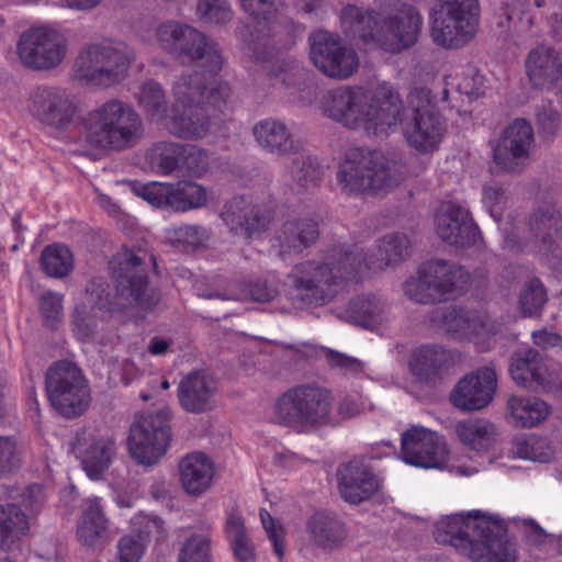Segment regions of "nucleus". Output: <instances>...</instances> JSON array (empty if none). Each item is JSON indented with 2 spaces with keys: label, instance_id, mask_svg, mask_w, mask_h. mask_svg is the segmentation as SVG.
Here are the masks:
<instances>
[{
  "label": "nucleus",
  "instance_id": "1",
  "mask_svg": "<svg viewBox=\"0 0 562 562\" xmlns=\"http://www.w3.org/2000/svg\"><path fill=\"white\" fill-rule=\"evenodd\" d=\"M340 22L347 36L389 53L412 47L422 29L419 11L400 1L383 3L378 10L348 4L341 10Z\"/></svg>",
  "mask_w": 562,
  "mask_h": 562
},
{
  "label": "nucleus",
  "instance_id": "2",
  "mask_svg": "<svg viewBox=\"0 0 562 562\" xmlns=\"http://www.w3.org/2000/svg\"><path fill=\"white\" fill-rule=\"evenodd\" d=\"M367 254L356 244L329 247L324 260H305L294 265L285 277V285L301 305H321L333 297L342 281H357L370 269Z\"/></svg>",
  "mask_w": 562,
  "mask_h": 562
},
{
  "label": "nucleus",
  "instance_id": "3",
  "mask_svg": "<svg viewBox=\"0 0 562 562\" xmlns=\"http://www.w3.org/2000/svg\"><path fill=\"white\" fill-rule=\"evenodd\" d=\"M323 105L328 117L350 130L375 133L403 122L400 95L386 87L375 97L359 87H337L327 92Z\"/></svg>",
  "mask_w": 562,
  "mask_h": 562
},
{
  "label": "nucleus",
  "instance_id": "4",
  "mask_svg": "<svg viewBox=\"0 0 562 562\" xmlns=\"http://www.w3.org/2000/svg\"><path fill=\"white\" fill-rule=\"evenodd\" d=\"M435 539L454 547L474 562H515L502 526L479 512L442 519L437 525Z\"/></svg>",
  "mask_w": 562,
  "mask_h": 562
},
{
  "label": "nucleus",
  "instance_id": "5",
  "mask_svg": "<svg viewBox=\"0 0 562 562\" xmlns=\"http://www.w3.org/2000/svg\"><path fill=\"white\" fill-rule=\"evenodd\" d=\"M408 173L401 160L364 148L347 151L337 171V182L347 194L378 193L400 186Z\"/></svg>",
  "mask_w": 562,
  "mask_h": 562
},
{
  "label": "nucleus",
  "instance_id": "6",
  "mask_svg": "<svg viewBox=\"0 0 562 562\" xmlns=\"http://www.w3.org/2000/svg\"><path fill=\"white\" fill-rule=\"evenodd\" d=\"M144 124L134 108L112 99L89 113L85 138L89 146L103 151H123L138 144Z\"/></svg>",
  "mask_w": 562,
  "mask_h": 562
},
{
  "label": "nucleus",
  "instance_id": "7",
  "mask_svg": "<svg viewBox=\"0 0 562 562\" xmlns=\"http://www.w3.org/2000/svg\"><path fill=\"white\" fill-rule=\"evenodd\" d=\"M150 266L157 271L155 258L140 249L122 248L110 259V278L125 311L134 307L151 310L159 303L160 292L149 282Z\"/></svg>",
  "mask_w": 562,
  "mask_h": 562
},
{
  "label": "nucleus",
  "instance_id": "8",
  "mask_svg": "<svg viewBox=\"0 0 562 562\" xmlns=\"http://www.w3.org/2000/svg\"><path fill=\"white\" fill-rule=\"evenodd\" d=\"M134 59L123 44L93 43L83 46L74 64L76 79L93 88H110L121 83Z\"/></svg>",
  "mask_w": 562,
  "mask_h": 562
},
{
  "label": "nucleus",
  "instance_id": "9",
  "mask_svg": "<svg viewBox=\"0 0 562 562\" xmlns=\"http://www.w3.org/2000/svg\"><path fill=\"white\" fill-rule=\"evenodd\" d=\"M333 395L316 383H304L283 392L273 406L277 422L290 428H315L329 420Z\"/></svg>",
  "mask_w": 562,
  "mask_h": 562
},
{
  "label": "nucleus",
  "instance_id": "10",
  "mask_svg": "<svg viewBox=\"0 0 562 562\" xmlns=\"http://www.w3.org/2000/svg\"><path fill=\"white\" fill-rule=\"evenodd\" d=\"M477 0H437L430 11V36L443 48H460L474 36L479 24Z\"/></svg>",
  "mask_w": 562,
  "mask_h": 562
},
{
  "label": "nucleus",
  "instance_id": "11",
  "mask_svg": "<svg viewBox=\"0 0 562 562\" xmlns=\"http://www.w3.org/2000/svg\"><path fill=\"white\" fill-rule=\"evenodd\" d=\"M45 389L52 406L66 418L78 417L89 407L88 381L72 361L54 362L46 371Z\"/></svg>",
  "mask_w": 562,
  "mask_h": 562
},
{
  "label": "nucleus",
  "instance_id": "12",
  "mask_svg": "<svg viewBox=\"0 0 562 562\" xmlns=\"http://www.w3.org/2000/svg\"><path fill=\"white\" fill-rule=\"evenodd\" d=\"M470 274L461 266L443 259H431L418 268V277L404 284L405 294L416 303L440 302L454 291L464 290Z\"/></svg>",
  "mask_w": 562,
  "mask_h": 562
},
{
  "label": "nucleus",
  "instance_id": "13",
  "mask_svg": "<svg viewBox=\"0 0 562 562\" xmlns=\"http://www.w3.org/2000/svg\"><path fill=\"white\" fill-rule=\"evenodd\" d=\"M171 413L164 408L137 415L130 426L128 451L142 465H155L166 454L172 439Z\"/></svg>",
  "mask_w": 562,
  "mask_h": 562
},
{
  "label": "nucleus",
  "instance_id": "14",
  "mask_svg": "<svg viewBox=\"0 0 562 562\" xmlns=\"http://www.w3.org/2000/svg\"><path fill=\"white\" fill-rule=\"evenodd\" d=\"M310 58L326 77L347 79L358 69L356 52L342 44L340 37L324 30L310 34Z\"/></svg>",
  "mask_w": 562,
  "mask_h": 562
},
{
  "label": "nucleus",
  "instance_id": "15",
  "mask_svg": "<svg viewBox=\"0 0 562 562\" xmlns=\"http://www.w3.org/2000/svg\"><path fill=\"white\" fill-rule=\"evenodd\" d=\"M274 211L269 203L244 195L227 201L221 211V218L231 233L251 240L269 229Z\"/></svg>",
  "mask_w": 562,
  "mask_h": 562
},
{
  "label": "nucleus",
  "instance_id": "16",
  "mask_svg": "<svg viewBox=\"0 0 562 562\" xmlns=\"http://www.w3.org/2000/svg\"><path fill=\"white\" fill-rule=\"evenodd\" d=\"M66 48V38L58 31L34 27L21 35L18 55L25 67L34 70H48L61 63Z\"/></svg>",
  "mask_w": 562,
  "mask_h": 562
},
{
  "label": "nucleus",
  "instance_id": "17",
  "mask_svg": "<svg viewBox=\"0 0 562 562\" xmlns=\"http://www.w3.org/2000/svg\"><path fill=\"white\" fill-rule=\"evenodd\" d=\"M177 103L184 108H217L226 103L231 88L226 82H217L204 72L193 70L181 74L172 87Z\"/></svg>",
  "mask_w": 562,
  "mask_h": 562
},
{
  "label": "nucleus",
  "instance_id": "18",
  "mask_svg": "<svg viewBox=\"0 0 562 562\" xmlns=\"http://www.w3.org/2000/svg\"><path fill=\"white\" fill-rule=\"evenodd\" d=\"M70 446L88 476L93 480L102 476L116 454L114 440L94 427L78 429Z\"/></svg>",
  "mask_w": 562,
  "mask_h": 562
},
{
  "label": "nucleus",
  "instance_id": "19",
  "mask_svg": "<svg viewBox=\"0 0 562 562\" xmlns=\"http://www.w3.org/2000/svg\"><path fill=\"white\" fill-rule=\"evenodd\" d=\"M535 144L533 130L524 119H516L499 137L494 150L495 164L506 172H520Z\"/></svg>",
  "mask_w": 562,
  "mask_h": 562
},
{
  "label": "nucleus",
  "instance_id": "20",
  "mask_svg": "<svg viewBox=\"0 0 562 562\" xmlns=\"http://www.w3.org/2000/svg\"><path fill=\"white\" fill-rule=\"evenodd\" d=\"M402 459L412 465L440 469L448 460V448L442 437L423 428L412 427L402 435Z\"/></svg>",
  "mask_w": 562,
  "mask_h": 562
},
{
  "label": "nucleus",
  "instance_id": "21",
  "mask_svg": "<svg viewBox=\"0 0 562 562\" xmlns=\"http://www.w3.org/2000/svg\"><path fill=\"white\" fill-rule=\"evenodd\" d=\"M140 196L150 204L176 212L198 209L206 202L205 189L190 180L175 183H147L140 189Z\"/></svg>",
  "mask_w": 562,
  "mask_h": 562
},
{
  "label": "nucleus",
  "instance_id": "22",
  "mask_svg": "<svg viewBox=\"0 0 562 562\" xmlns=\"http://www.w3.org/2000/svg\"><path fill=\"white\" fill-rule=\"evenodd\" d=\"M497 389V374L493 368L482 367L461 378L450 393L451 404L464 412L487 407Z\"/></svg>",
  "mask_w": 562,
  "mask_h": 562
},
{
  "label": "nucleus",
  "instance_id": "23",
  "mask_svg": "<svg viewBox=\"0 0 562 562\" xmlns=\"http://www.w3.org/2000/svg\"><path fill=\"white\" fill-rule=\"evenodd\" d=\"M30 111L42 124L65 130L71 123L76 108L66 90L37 87L30 97Z\"/></svg>",
  "mask_w": 562,
  "mask_h": 562
},
{
  "label": "nucleus",
  "instance_id": "24",
  "mask_svg": "<svg viewBox=\"0 0 562 562\" xmlns=\"http://www.w3.org/2000/svg\"><path fill=\"white\" fill-rule=\"evenodd\" d=\"M508 372L518 386L528 391H543L551 384L547 356L531 347H521L512 352Z\"/></svg>",
  "mask_w": 562,
  "mask_h": 562
},
{
  "label": "nucleus",
  "instance_id": "25",
  "mask_svg": "<svg viewBox=\"0 0 562 562\" xmlns=\"http://www.w3.org/2000/svg\"><path fill=\"white\" fill-rule=\"evenodd\" d=\"M173 58L182 64H196L211 75L220 72L224 63L218 44L193 26L188 31Z\"/></svg>",
  "mask_w": 562,
  "mask_h": 562
},
{
  "label": "nucleus",
  "instance_id": "26",
  "mask_svg": "<svg viewBox=\"0 0 562 562\" xmlns=\"http://www.w3.org/2000/svg\"><path fill=\"white\" fill-rule=\"evenodd\" d=\"M453 364V353L436 344L416 348L409 359L412 374L418 382L427 385H436Z\"/></svg>",
  "mask_w": 562,
  "mask_h": 562
},
{
  "label": "nucleus",
  "instance_id": "27",
  "mask_svg": "<svg viewBox=\"0 0 562 562\" xmlns=\"http://www.w3.org/2000/svg\"><path fill=\"white\" fill-rule=\"evenodd\" d=\"M319 237L318 223L311 218H295L284 222L274 233L273 246L278 257L286 261L312 247Z\"/></svg>",
  "mask_w": 562,
  "mask_h": 562
},
{
  "label": "nucleus",
  "instance_id": "28",
  "mask_svg": "<svg viewBox=\"0 0 562 562\" xmlns=\"http://www.w3.org/2000/svg\"><path fill=\"white\" fill-rule=\"evenodd\" d=\"M216 383L203 371L187 374L179 383L178 400L181 407L192 414H202L213 409Z\"/></svg>",
  "mask_w": 562,
  "mask_h": 562
},
{
  "label": "nucleus",
  "instance_id": "29",
  "mask_svg": "<svg viewBox=\"0 0 562 562\" xmlns=\"http://www.w3.org/2000/svg\"><path fill=\"white\" fill-rule=\"evenodd\" d=\"M436 231L443 241L462 248L474 245L479 237L477 226L459 206H448L436 215Z\"/></svg>",
  "mask_w": 562,
  "mask_h": 562
},
{
  "label": "nucleus",
  "instance_id": "30",
  "mask_svg": "<svg viewBox=\"0 0 562 562\" xmlns=\"http://www.w3.org/2000/svg\"><path fill=\"white\" fill-rule=\"evenodd\" d=\"M341 497L351 504L370 498L379 488V480L359 461H350L337 472Z\"/></svg>",
  "mask_w": 562,
  "mask_h": 562
},
{
  "label": "nucleus",
  "instance_id": "31",
  "mask_svg": "<svg viewBox=\"0 0 562 562\" xmlns=\"http://www.w3.org/2000/svg\"><path fill=\"white\" fill-rule=\"evenodd\" d=\"M446 132L445 120L439 112L415 114L404 125V136L419 153L436 149Z\"/></svg>",
  "mask_w": 562,
  "mask_h": 562
},
{
  "label": "nucleus",
  "instance_id": "32",
  "mask_svg": "<svg viewBox=\"0 0 562 562\" xmlns=\"http://www.w3.org/2000/svg\"><path fill=\"white\" fill-rule=\"evenodd\" d=\"M108 532L109 519L99 498L86 499L77 524L76 536L78 541L87 549L95 551L105 544Z\"/></svg>",
  "mask_w": 562,
  "mask_h": 562
},
{
  "label": "nucleus",
  "instance_id": "33",
  "mask_svg": "<svg viewBox=\"0 0 562 562\" xmlns=\"http://www.w3.org/2000/svg\"><path fill=\"white\" fill-rule=\"evenodd\" d=\"M179 472L184 491L191 495H201L211 485L214 468L203 452H192L181 459Z\"/></svg>",
  "mask_w": 562,
  "mask_h": 562
},
{
  "label": "nucleus",
  "instance_id": "34",
  "mask_svg": "<svg viewBox=\"0 0 562 562\" xmlns=\"http://www.w3.org/2000/svg\"><path fill=\"white\" fill-rule=\"evenodd\" d=\"M526 70L533 87H544L558 80L562 71V57L554 48L539 45L528 54Z\"/></svg>",
  "mask_w": 562,
  "mask_h": 562
},
{
  "label": "nucleus",
  "instance_id": "35",
  "mask_svg": "<svg viewBox=\"0 0 562 562\" xmlns=\"http://www.w3.org/2000/svg\"><path fill=\"white\" fill-rule=\"evenodd\" d=\"M207 108H186L164 122L165 128L172 135L183 139H200L210 133L211 121Z\"/></svg>",
  "mask_w": 562,
  "mask_h": 562
},
{
  "label": "nucleus",
  "instance_id": "36",
  "mask_svg": "<svg viewBox=\"0 0 562 562\" xmlns=\"http://www.w3.org/2000/svg\"><path fill=\"white\" fill-rule=\"evenodd\" d=\"M252 134L258 145L271 154L285 156L295 150L292 134L280 121L262 120L255 124Z\"/></svg>",
  "mask_w": 562,
  "mask_h": 562
},
{
  "label": "nucleus",
  "instance_id": "37",
  "mask_svg": "<svg viewBox=\"0 0 562 562\" xmlns=\"http://www.w3.org/2000/svg\"><path fill=\"white\" fill-rule=\"evenodd\" d=\"M82 303L98 311L105 319L119 317L126 312L121 301L117 300L116 292L111 293L110 284L102 277H94L88 281Z\"/></svg>",
  "mask_w": 562,
  "mask_h": 562
},
{
  "label": "nucleus",
  "instance_id": "38",
  "mask_svg": "<svg viewBox=\"0 0 562 562\" xmlns=\"http://www.w3.org/2000/svg\"><path fill=\"white\" fill-rule=\"evenodd\" d=\"M550 4V0H502L501 10L509 23L529 31L538 20L550 18L547 12Z\"/></svg>",
  "mask_w": 562,
  "mask_h": 562
},
{
  "label": "nucleus",
  "instance_id": "39",
  "mask_svg": "<svg viewBox=\"0 0 562 562\" xmlns=\"http://www.w3.org/2000/svg\"><path fill=\"white\" fill-rule=\"evenodd\" d=\"M314 542L324 549L339 547L346 538L344 524L334 515L316 513L307 521Z\"/></svg>",
  "mask_w": 562,
  "mask_h": 562
},
{
  "label": "nucleus",
  "instance_id": "40",
  "mask_svg": "<svg viewBox=\"0 0 562 562\" xmlns=\"http://www.w3.org/2000/svg\"><path fill=\"white\" fill-rule=\"evenodd\" d=\"M512 423L518 428H531L544 420L549 413L546 402L513 395L507 401Z\"/></svg>",
  "mask_w": 562,
  "mask_h": 562
},
{
  "label": "nucleus",
  "instance_id": "41",
  "mask_svg": "<svg viewBox=\"0 0 562 562\" xmlns=\"http://www.w3.org/2000/svg\"><path fill=\"white\" fill-rule=\"evenodd\" d=\"M291 188L297 193L317 188L324 176V168L316 157L299 156L286 167Z\"/></svg>",
  "mask_w": 562,
  "mask_h": 562
},
{
  "label": "nucleus",
  "instance_id": "42",
  "mask_svg": "<svg viewBox=\"0 0 562 562\" xmlns=\"http://www.w3.org/2000/svg\"><path fill=\"white\" fill-rule=\"evenodd\" d=\"M456 431L460 441L475 451L488 450L497 436L495 425L480 418L458 423Z\"/></svg>",
  "mask_w": 562,
  "mask_h": 562
},
{
  "label": "nucleus",
  "instance_id": "43",
  "mask_svg": "<svg viewBox=\"0 0 562 562\" xmlns=\"http://www.w3.org/2000/svg\"><path fill=\"white\" fill-rule=\"evenodd\" d=\"M29 529L26 513L15 503L0 506V548L10 550Z\"/></svg>",
  "mask_w": 562,
  "mask_h": 562
},
{
  "label": "nucleus",
  "instance_id": "44",
  "mask_svg": "<svg viewBox=\"0 0 562 562\" xmlns=\"http://www.w3.org/2000/svg\"><path fill=\"white\" fill-rule=\"evenodd\" d=\"M548 301V289L539 278L531 277L522 282L517 306L524 317H540Z\"/></svg>",
  "mask_w": 562,
  "mask_h": 562
},
{
  "label": "nucleus",
  "instance_id": "45",
  "mask_svg": "<svg viewBox=\"0 0 562 562\" xmlns=\"http://www.w3.org/2000/svg\"><path fill=\"white\" fill-rule=\"evenodd\" d=\"M183 145L167 140L154 143L146 154L150 167L161 175L179 171Z\"/></svg>",
  "mask_w": 562,
  "mask_h": 562
},
{
  "label": "nucleus",
  "instance_id": "46",
  "mask_svg": "<svg viewBox=\"0 0 562 562\" xmlns=\"http://www.w3.org/2000/svg\"><path fill=\"white\" fill-rule=\"evenodd\" d=\"M138 103L149 121L164 124L168 101L160 83L153 79L145 81L139 87Z\"/></svg>",
  "mask_w": 562,
  "mask_h": 562
},
{
  "label": "nucleus",
  "instance_id": "47",
  "mask_svg": "<svg viewBox=\"0 0 562 562\" xmlns=\"http://www.w3.org/2000/svg\"><path fill=\"white\" fill-rule=\"evenodd\" d=\"M383 311L384 304L376 296L359 295L349 302L346 317L349 322L368 328L379 321Z\"/></svg>",
  "mask_w": 562,
  "mask_h": 562
},
{
  "label": "nucleus",
  "instance_id": "48",
  "mask_svg": "<svg viewBox=\"0 0 562 562\" xmlns=\"http://www.w3.org/2000/svg\"><path fill=\"white\" fill-rule=\"evenodd\" d=\"M470 311L461 306L437 307L432 311V321L456 339H465L469 329Z\"/></svg>",
  "mask_w": 562,
  "mask_h": 562
},
{
  "label": "nucleus",
  "instance_id": "49",
  "mask_svg": "<svg viewBox=\"0 0 562 562\" xmlns=\"http://www.w3.org/2000/svg\"><path fill=\"white\" fill-rule=\"evenodd\" d=\"M41 267L48 277L65 278L74 268L72 254L65 246H46L41 254Z\"/></svg>",
  "mask_w": 562,
  "mask_h": 562
},
{
  "label": "nucleus",
  "instance_id": "50",
  "mask_svg": "<svg viewBox=\"0 0 562 562\" xmlns=\"http://www.w3.org/2000/svg\"><path fill=\"white\" fill-rule=\"evenodd\" d=\"M379 251L385 266L402 262L411 254V240L403 233L386 235L380 240Z\"/></svg>",
  "mask_w": 562,
  "mask_h": 562
},
{
  "label": "nucleus",
  "instance_id": "51",
  "mask_svg": "<svg viewBox=\"0 0 562 562\" xmlns=\"http://www.w3.org/2000/svg\"><path fill=\"white\" fill-rule=\"evenodd\" d=\"M190 27L191 25L181 22L166 21L157 26L156 40L159 46L173 57Z\"/></svg>",
  "mask_w": 562,
  "mask_h": 562
},
{
  "label": "nucleus",
  "instance_id": "52",
  "mask_svg": "<svg viewBox=\"0 0 562 562\" xmlns=\"http://www.w3.org/2000/svg\"><path fill=\"white\" fill-rule=\"evenodd\" d=\"M211 540L201 533L189 537L178 555V562H211Z\"/></svg>",
  "mask_w": 562,
  "mask_h": 562
},
{
  "label": "nucleus",
  "instance_id": "53",
  "mask_svg": "<svg viewBox=\"0 0 562 562\" xmlns=\"http://www.w3.org/2000/svg\"><path fill=\"white\" fill-rule=\"evenodd\" d=\"M196 14L203 23L226 24L233 13L227 0H198Z\"/></svg>",
  "mask_w": 562,
  "mask_h": 562
},
{
  "label": "nucleus",
  "instance_id": "54",
  "mask_svg": "<svg viewBox=\"0 0 562 562\" xmlns=\"http://www.w3.org/2000/svg\"><path fill=\"white\" fill-rule=\"evenodd\" d=\"M95 312V310L83 303L76 306L72 314V326L78 339L86 341L97 335L98 317Z\"/></svg>",
  "mask_w": 562,
  "mask_h": 562
},
{
  "label": "nucleus",
  "instance_id": "55",
  "mask_svg": "<svg viewBox=\"0 0 562 562\" xmlns=\"http://www.w3.org/2000/svg\"><path fill=\"white\" fill-rule=\"evenodd\" d=\"M209 168L210 157L205 149L192 144L183 145L180 170L193 177H201Z\"/></svg>",
  "mask_w": 562,
  "mask_h": 562
},
{
  "label": "nucleus",
  "instance_id": "56",
  "mask_svg": "<svg viewBox=\"0 0 562 562\" xmlns=\"http://www.w3.org/2000/svg\"><path fill=\"white\" fill-rule=\"evenodd\" d=\"M561 115L552 102H543L536 109V125L539 135L552 139L561 127Z\"/></svg>",
  "mask_w": 562,
  "mask_h": 562
},
{
  "label": "nucleus",
  "instance_id": "57",
  "mask_svg": "<svg viewBox=\"0 0 562 562\" xmlns=\"http://www.w3.org/2000/svg\"><path fill=\"white\" fill-rule=\"evenodd\" d=\"M482 202L490 215L499 222L508 203L507 189L497 182H490L482 188Z\"/></svg>",
  "mask_w": 562,
  "mask_h": 562
},
{
  "label": "nucleus",
  "instance_id": "58",
  "mask_svg": "<svg viewBox=\"0 0 562 562\" xmlns=\"http://www.w3.org/2000/svg\"><path fill=\"white\" fill-rule=\"evenodd\" d=\"M547 440L529 437L524 439H516L515 454L518 458L531 461L548 462L551 458V452L546 450Z\"/></svg>",
  "mask_w": 562,
  "mask_h": 562
},
{
  "label": "nucleus",
  "instance_id": "59",
  "mask_svg": "<svg viewBox=\"0 0 562 562\" xmlns=\"http://www.w3.org/2000/svg\"><path fill=\"white\" fill-rule=\"evenodd\" d=\"M484 76L480 70L468 65L459 77L457 89L472 101L484 94Z\"/></svg>",
  "mask_w": 562,
  "mask_h": 562
},
{
  "label": "nucleus",
  "instance_id": "60",
  "mask_svg": "<svg viewBox=\"0 0 562 562\" xmlns=\"http://www.w3.org/2000/svg\"><path fill=\"white\" fill-rule=\"evenodd\" d=\"M243 293L251 301L267 303L274 300L279 290L278 286L267 279L258 278L250 280L243 285Z\"/></svg>",
  "mask_w": 562,
  "mask_h": 562
},
{
  "label": "nucleus",
  "instance_id": "61",
  "mask_svg": "<svg viewBox=\"0 0 562 562\" xmlns=\"http://www.w3.org/2000/svg\"><path fill=\"white\" fill-rule=\"evenodd\" d=\"M21 465L20 450L12 437H0V476L14 472Z\"/></svg>",
  "mask_w": 562,
  "mask_h": 562
},
{
  "label": "nucleus",
  "instance_id": "62",
  "mask_svg": "<svg viewBox=\"0 0 562 562\" xmlns=\"http://www.w3.org/2000/svg\"><path fill=\"white\" fill-rule=\"evenodd\" d=\"M300 26L288 18H281L271 26L272 46L282 48L294 44Z\"/></svg>",
  "mask_w": 562,
  "mask_h": 562
},
{
  "label": "nucleus",
  "instance_id": "63",
  "mask_svg": "<svg viewBox=\"0 0 562 562\" xmlns=\"http://www.w3.org/2000/svg\"><path fill=\"white\" fill-rule=\"evenodd\" d=\"M530 228L536 236L548 241L559 229V220L549 211L538 210L530 218Z\"/></svg>",
  "mask_w": 562,
  "mask_h": 562
},
{
  "label": "nucleus",
  "instance_id": "64",
  "mask_svg": "<svg viewBox=\"0 0 562 562\" xmlns=\"http://www.w3.org/2000/svg\"><path fill=\"white\" fill-rule=\"evenodd\" d=\"M145 546L139 535L122 537L117 543L120 562H138L144 553Z\"/></svg>",
  "mask_w": 562,
  "mask_h": 562
}]
</instances>
